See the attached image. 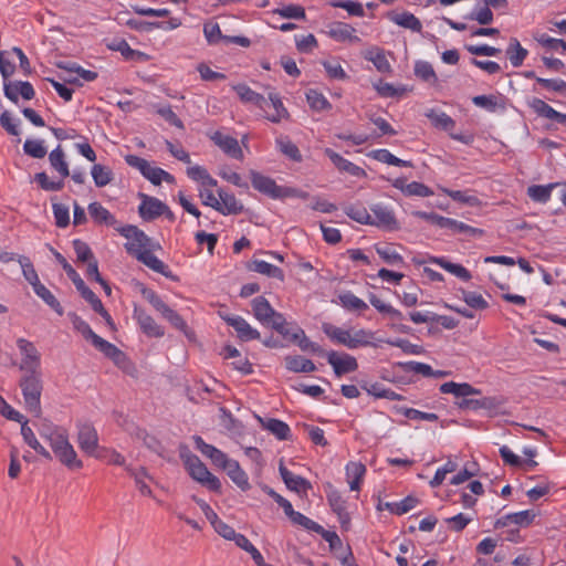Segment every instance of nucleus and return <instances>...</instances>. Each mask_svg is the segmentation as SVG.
<instances>
[{
    "instance_id": "nucleus-14",
    "label": "nucleus",
    "mask_w": 566,
    "mask_h": 566,
    "mask_svg": "<svg viewBox=\"0 0 566 566\" xmlns=\"http://www.w3.org/2000/svg\"><path fill=\"white\" fill-rule=\"evenodd\" d=\"M223 319L228 325L234 328L241 340L248 342L260 338L259 331L253 328L243 317L238 315H227L223 316Z\"/></svg>"
},
{
    "instance_id": "nucleus-22",
    "label": "nucleus",
    "mask_w": 566,
    "mask_h": 566,
    "mask_svg": "<svg viewBox=\"0 0 566 566\" xmlns=\"http://www.w3.org/2000/svg\"><path fill=\"white\" fill-rule=\"evenodd\" d=\"M291 339L295 342L298 347L303 352H311L313 354H317L319 356H326V352L317 344L312 342L306 335L305 332L296 326L293 328L292 334L290 335Z\"/></svg>"
},
{
    "instance_id": "nucleus-33",
    "label": "nucleus",
    "mask_w": 566,
    "mask_h": 566,
    "mask_svg": "<svg viewBox=\"0 0 566 566\" xmlns=\"http://www.w3.org/2000/svg\"><path fill=\"white\" fill-rule=\"evenodd\" d=\"M88 213L96 223H104L106 226H114L116 223L115 217L104 208L99 202L95 201L88 205Z\"/></svg>"
},
{
    "instance_id": "nucleus-50",
    "label": "nucleus",
    "mask_w": 566,
    "mask_h": 566,
    "mask_svg": "<svg viewBox=\"0 0 566 566\" xmlns=\"http://www.w3.org/2000/svg\"><path fill=\"white\" fill-rule=\"evenodd\" d=\"M345 213L352 220L361 223L370 224L371 214L363 205H350L345 208Z\"/></svg>"
},
{
    "instance_id": "nucleus-21",
    "label": "nucleus",
    "mask_w": 566,
    "mask_h": 566,
    "mask_svg": "<svg viewBox=\"0 0 566 566\" xmlns=\"http://www.w3.org/2000/svg\"><path fill=\"white\" fill-rule=\"evenodd\" d=\"M387 17L395 24L411 30L412 32L420 33L422 30L421 21L415 14L408 11L401 13L391 11L387 14Z\"/></svg>"
},
{
    "instance_id": "nucleus-59",
    "label": "nucleus",
    "mask_w": 566,
    "mask_h": 566,
    "mask_svg": "<svg viewBox=\"0 0 566 566\" xmlns=\"http://www.w3.org/2000/svg\"><path fill=\"white\" fill-rule=\"evenodd\" d=\"M339 300L342 305L349 311L363 312L368 308V305L363 300L354 295L352 292H346L339 295Z\"/></svg>"
},
{
    "instance_id": "nucleus-58",
    "label": "nucleus",
    "mask_w": 566,
    "mask_h": 566,
    "mask_svg": "<svg viewBox=\"0 0 566 566\" xmlns=\"http://www.w3.org/2000/svg\"><path fill=\"white\" fill-rule=\"evenodd\" d=\"M274 14H279L284 19H296L303 20L305 19V9L300 4H289L282 8H277L273 10Z\"/></svg>"
},
{
    "instance_id": "nucleus-24",
    "label": "nucleus",
    "mask_w": 566,
    "mask_h": 566,
    "mask_svg": "<svg viewBox=\"0 0 566 566\" xmlns=\"http://www.w3.org/2000/svg\"><path fill=\"white\" fill-rule=\"evenodd\" d=\"M232 88L238 94L241 102L247 103V104H253L261 109L265 108L266 98L263 95L251 90L248 85L238 84V85H233Z\"/></svg>"
},
{
    "instance_id": "nucleus-32",
    "label": "nucleus",
    "mask_w": 566,
    "mask_h": 566,
    "mask_svg": "<svg viewBox=\"0 0 566 566\" xmlns=\"http://www.w3.org/2000/svg\"><path fill=\"white\" fill-rule=\"evenodd\" d=\"M500 454L503 461L511 467L524 468V470L528 471L534 469L537 465V462L532 459L522 460L518 455L513 453L511 449L506 446L500 448Z\"/></svg>"
},
{
    "instance_id": "nucleus-11",
    "label": "nucleus",
    "mask_w": 566,
    "mask_h": 566,
    "mask_svg": "<svg viewBox=\"0 0 566 566\" xmlns=\"http://www.w3.org/2000/svg\"><path fill=\"white\" fill-rule=\"evenodd\" d=\"M370 211L373 212L370 226L387 230H397L399 228L395 213L388 207L377 203L370 207Z\"/></svg>"
},
{
    "instance_id": "nucleus-53",
    "label": "nucleus",
    "mask_w": 566,
    "mask_h": 566,
    "mask_svg": "<svg viewBox=\"0 0 566 566\" xmlns=\"http://www.w3.org/2000/svg\"><path fill=\"white\" fill-rule=\"evenodd\" d=\"M375 334L368 329H358L352 334L350 349H355L363 346H376L373 343Z\"/></svg>"
},
{
    "instance_id": "nucleus-43",
    "label": "nucleus",
    "mask_w": 566,
    "mask_h": 566,
    "mask_svg": "<svg viewBox=\"0 0 566 566\" xmlns=\"http://www.w3.org/2000/svg\"><path fill=\"white\" fill-rule=\"evenodd\" d=\"M126 471L134 478L136 486L138 491L146 496H151L153 492L149 485L146 483V479L149 478L145 468L140 467L138 469H133L130 467H126Z\"/></svg>"
},
{
    "instance_id": "nucleus-17",
    "label": "nucleus",
    "mask_w": 566,
    "mask_h": 566,
    "mask_svg": "<svg viewBox=\"0 0 566 566\" xmlns=\"http://www.w3.org/2000/svg\"><path fill=\"white\" fill-rule=\"evenodd\" d=\"M325 155L331 159V161L335 165V167L343 172H347L353 177L363 178L366 176V172L363 168L355 165L354 163L345 159L339 154L335 153L331 148L325 149Z\"/></svg>"
},
{
    "instance_id": "nucleus-3",
    "label": "nucleus",
    "mask_w": 566,
    "mask_h": 566,
    "mask_svg": "<svg viewBox=\"0 0 566 566\" xmlns=\"http://www.w3.org/2000/svg\"><path fill=\"white\" fill-rule=\"evenodd\" d=\"M185 465L190 476L209 490L220 492L221 482L205 465V463L195 454H189L185 459Z\"/></svg>"
},
{
    "instance_id": "nucleus-56",
    "label": "nucleus",
    "mask_w": 566,
    "mask_h": 566,
    "mask_svg": "<svg viewBox=\"0 0 566 566\" xmlns=\"http://www.w3.org/2000/svg\"><path fill=\"white\" fill-rule=\"evenodd\" d=\"M528 105L539 117L554 120L557 111H555L551 105H548L543 99L534 97L528 102Z\"/></svg>"
},
{
    "instance_id": "nucleus-29",
    "label": "nucleus",
    "mask_w": 566,
    "mask_h": 566,
    "mask_svg": "<svg viewBox=\"0 0 566 566\" xmlns=\"http://www.w3.org/2000/svg\"><path fill=\"white\" fill-rule=\"evenodd\" d=\"M251 306L254 317L263 325L271 316H273L275 311L264 296H256L253 298Z\"/></svg>"
},
{
    "instance_id": "nucleus-31",
    "label": "nucleus",
    "mask_w": 566,
    "mask_h": 566,
    "mask_svg": "<svg viewBox=\"0 0 566 566\" xmlns=\"http://www.w3.org/2000/svg\"><path fill=\"white\" fill-rule=\"evenodd\" d=\"M248 269L250 271L266 275L269 277H274L280 281L284 280V273L280 268H277L271 263H268L263 260H252L249 263Z\"/></svg>"
},
{
    "instance_id": "nucleus-60",
    "label": "nucleus",
    "mask_w": 566,
    "mask_h": 566,
    "mask_svg": "<svg viewBox=\"0 0 566 566\" xmlns=\"http://www.w3.org/2000/svg\"><path fill=\"white\" fill-rule=\"evenodd\" d=\"M289 518L293 524L302 526L307 531H312L314 533L323 531V526H321L319 524H317L316 522L312 521L311 518H308L307 516L297 511H294V513H292V515Z\"/></svg>"
},
{
    "instance_id": "nucleus-54",
    "label": "nucleus",
    "mask_w": 566,
    "mask_h": 566,
    "mask_svg": "<svg viewBox=\"0 0 566 566\" xmlns=\"http://www.w3.org/2000/svg\"><path fill=\"white\" fill-rule=\"evenodd\" d=\"M17 261L21 265L24 279L32 285V287H34L35 284L41 283L38 273L28 256L19 255Z\"/></svg>"
},
{
    "instance_id": "nucleus-15",
    "label": "nucleus",
    "mask_w": 566,
    "mask_h": 566,
    "mask_svg": "<svg viewBox=\"0 0 566 566\" xmlns=\"http://www.w3.org/2000/svg\"><path fill=\"white\" fill-rule=\"evenodd\" d=\"M134 318L137 321L140 329L148 337H163L165 334L164 328L158 325L155 319L146 313L145 310L135 306Z\"/></svg>"
},
{
    "instance_id": "nucleus-19",
    "label": "nucleus",
    "mask_w": 566,
    "mask_h": 566,
    "mask_svg": "<svg viewBox=\"0 0 566 566\" xmlns=\"http://www.w3.org/2000/svg\"><path fill=\"white\" fill-rule=\"evenodd\" d=\"M535 518V513L533 511L526 510L516 513L506 514L496 520L494 526L495 528H501L509 526L511 524H516L520 526L530 525Z\"/></svg>"
},
{
    "instance_id": "nucleus-18",
    "label": "nucleus",
    "mask_w": 566,
    "mask_h": 566,
    "mask_svg": "<svg viewBox=\"0 0 566 566\" xmlns=\"http://www.w3.org/2000/svg\"><path fill=\"white\" fill-rule=\"evenodd\" d=\"M143 198L138 211L144 220H153L166 212L167 205L159 199L148 196H143Z\"/></svg>"
},
{
    "instance_id": "nucleus-23",
    "label": "nucleus",
    "mask_w": 566,
    "mask_h": 566,
    "mask_svg": "<svg viewBox=\"0 0 566 566\" xmlns=\"http://www.w3.org/2000/svg\"><path fill=\"white\" fill-rule=\"evenodd\" d=\"M263 429L270 431L279 440H289L291 438V429L282 420L279 419H263L260 416H255Z\"/></svg>"
},
{
    "instance_id": "nucleus-4",
    "label": "nucleus",
    "mask_w": 566,
    "mask_h": 566,
    "mask_svg": "<svg viewBox=\"0 0 566 566\" xmlns=\"http://www.w3.org/2000/svg\"><path fill=\"white\" fill-rule=\"evenodd\" d=\"M125 161L128 166L138 169L146 179L156 186L160 185L163 180L167 182L174 181V177L169 172L159 167L150 166V164L142 157L126 155Z\"/></svg>"
},
{
    "instance_id": "nucleus-46",
    "label": "nucleus",
    "mask_w": 566,
    "mask_h": 566,
    "mask_svg": "<svg viewBox=\"0 0 566 566\" xmlns=\"http://www.w3.org/2000/svg\"><path fill=\"white\" fill-rule=\"evenodd\" d=\"M365 57L373 62V64L375 65V67L381 72V73H387V72H390L391 71V66H390V63L389 61L387 60L385 53H384V50L381 49H378V48H375L373 50H369L366 54H365Z\"/></svg>"
},
{
    "instance_id": "nucleus-63",
    "label": "nucleus",
    "mask_w": 566,
    "mask_h": 566,
    "mask_svg": "<svg viewBox=\"0 0 566 566\" xmlns=\"http://www.w3.org/2000/svg\"><path fill=\"white\" fill-rule=\"evenodd\" d=\"M462 297L463 301L472 308L474 310H485L489 307L488 302L484 300V297L481 294H478L475 292H470L462 290Z\"/></svg>"
},
{
    "instance_id": "nucleus-9",
    "label": "nucleus",
    "mask_w": 566,
    "mask_h": 566,
    "mask_svg": "<svg viewBox=\"0 0 566 566\" xmlns=\"http://www.w3.org/2000/svg\"><path fill=\"white\" fill-rule=\"evenodd\" d=\"M53 251V254L56 261L62 265L63 270L66 272L70 280L74 283L77 291L81 293L82 297L86 300L90 304L94 302L97 296L96 294L86 286L85 282L78 275V273L73 269V266L66 261V259L57 251Z\"/></svg>"
},
{
    "instance_id": "nucleus-30",
    "label": "nucleus",
    "mask_w": 566,
    "mask_h": 566,
    "mask_svg": "<svg viewBox=\"0 0 566 566\" xmlns=\"http://www.w3.org/2000/svg\"><path fill=\"white\" fill-rule=\"evenodd\" d=\"M322 331L333 342L344 345L350 349L352 334L349 331H345V329L337 327L331 323H324L322 325Z\"/></svg>"
},
{
    "instance_id": "nucleus-51",
    "label": "nucleus",
    "mask_w": 566,
    "mask_h": 566,
    "mask_svg": "<svg viewBox=\"0 0 566 566\" xmlns=\"http://www.w3.org/2000/svg\"><path fill=\"white\" fill-rule=\"evenodd\" d=\"M370 156L380 161L392 166H401V167H412L411 161L402 160L396 156H394L389 150L387 149H377L374 150Z\"/></svg>"
},
{
    "instance_id": "nucleus-41",
    "label": "nucleus",
    "mask_w": 566,
    "mask_h": 566,
    "mask_svg": "<svg viewBox=\"0 0 566 566\" xmlns=\"http://www.w3.org/2000/svg\"><path fill=\"white\" fill-rule=\"evenodd\" d=\"M276 146L279 150L292 161H302L303 157L298 147L289 137L276 138Z\"/></svg>"
},
{
    "instance_id": "nucleus-45",
    "label": "nucleus",
    "mask_w": 566,
    "mask_h": 566,
    "mask_svg": "<svg viewBox=\"0 0 566 566\" xmlns=\"http://www.w3.org/2000/svg\"><path fill=\"white\" fill-rule=\"evenodd\" d=\"M426 116L431 120L433 126L443 130L451 132L455 126V122L443 112H436L434 109H430L426 113Z\"/></svg>"
},
{
    "instance_id": "nucleus-34",
    "label": "nucleus",
    "mask_w": 566,
    "mask_h": 566,
    "mask_svg": "<svg viewBox=\"0 0 566 566\" xmlns=\"http://www.w3.org/2000/svg\"><path fill=\"white\" fill-rule=\"evenodd\" d=\"M430 262L440 265L442 269L463 281H470L472 277L471 273L464 266L461 264L452 263L444 258L432 256L430 258Z\"/></svg>"
},
{
    "instance_id": "nucleus-2",
    "label": "nucleus",
    "mask_w": 566,
    "mask_h": 566,
    "mask_svg": "<svg viewBox=\"0 0 566 566\" xmlns=\"http://www.w3.org/2000/svg\"><path fill=\"white\" fill-rule=\"evenodd\" d=\"M19 386L22 390L27 409L39 417L41 413L40 398L42 392L40 371L25 373L21 377Z\"/></svg>"
},
{
    "instance_id": "nucleus-37",
    "label": "nucleus",
    "mask_w": 566,
    "mask_h": 566,
    "mask_svg": "<svg viewBox=\"0 0 566 566\" xmlns=\"http://www.w3.org/2000/svg\"><path fill=\"white\" fill-rule=\"evenodd\" d=\"M224 471L232 480V482L235 483L237 486L240 488L242 491H248L251 488L248 475L240 468L238 461L234 460L232 463L229 464V467H227Z\"/></svg>"
},
{
    "instance_id": "nucleus-40",
    "label": "nucleus",
    "mask_w": 566,
    "mask_h": 566,
    "mask_svg": "<svg viewBox=\"0 0 566 566\" xmlns=\"http://www.w3.org/2000/svg\"><path fill=\"white\" fill-rule=\"evenodd\" d=\"M91 175L96 187L102 188L107 186L114 179V174L109 167L101 164H94L91 169Z\"/></svg>"
},
{
    "instance_id": "nucleus-26",
    "label": "nucleus",
    "mask_w": 566,
    "mask_h": 566,
    "mask_svg": "<svg viewBox=\"0 0 566 566\" xmlns=\"http://www.w3.org/2000/svg\"><path fill=\"white\" fill-rule=\"evenodd\" d=\"M439 228L449 229L451 233H463L469 237L482 235L483 230L473 228L455 219L443 217Z\"/></svg>"
},
{
    "instance_id": "nucleus-13",
    "label": "nucleus",
    "mask_w": 566,
    "mask_h": 566,
    "mask_svg": "<svg viewBox=\"0 0 566 566\" xmlns=\"http://www.w3.org/2000/svg\"><path fill=\"white\" fill-rule=\"evenodd\" d=\"M280 475L285 483L286 488L291 491H294L298 494H306L308 490L312 489V484L306 479L292 473L283 463L280 462L279 465Z\"/></svg>"
},
{
    "instance_id": "nucleus-42",
    "label": "nucleus",
    "mask_w": 566,
    "mask_h": 566,
    "mask_svg": "<svg viewBox=\"0 0 566 566\" xmlns=\"http://www.w3.org/2000/svg\"><path fill=\"white\" fill-rule=\"evenodd\" d=\"M269 99L272 103L274 113L266 115L265 117L271 120L272 123H280L282 119H285L289 117V112L284 107L280 96L275 92H270L268 95Z\"/></svg>"
},
{
    "instance_id": "nucleus-47",
    "label": "nucleus",
    "mask_w": 566,
    "mask_h": 566,
    "mask_svg": "<svg viewBox=\"0 0 566 566\" xmlns=\"http://www.w3.org/2000/svg\"><path fill=\"white\" fill-rule=\"evenodd\" d=\"M557 184H549L546 186L534 185L527 188L528 197L536 202L545 203L551 199L552 190Z\"/></svg>"
},
{
    "instance_id": "nucleus-38",
    "label": "nucleus",
    "mask_w": 566,
    "mask_h": 566,
    "mask_svg": "<svg viewBox=\"0 0 566 566\" xmlns=\"http://www.w3.org/2000/svg\"><path fill=\"white\" fill-rule=\"evenodd\" d=\"M285 366L293 373H313L316 370L314 363L302 356L285 357Z\"/></svg>"
},
{
    "instance_id": "nucleus-39",
    "label": "nucleus",
    "mask_w": 566,
    "mask_h": 566,
    "mask_svg": "<svg viewBox=\"0 0 566 566\" xmlns=\"http://www.w3.org/2000/svg\"><path fill=\"white\" fill-rule=\"evenodd\" d=\"M507 57L514 67H518L523 64L528 52L524 49L516 38H512L506 49Z\"/></svg>"
},
{
    "instance_id": "nucleus-16",
    "label": "nucleus",
    "mask_w": 566,
    "mask_h": 566,
    "mask_svg": "<svg viewBox=\"0 0 566 566\" xmlns=\"http://www.w3.org/2000/svg\"><path fill=\"white\" fill-rule=\"evenodd\" d=\"M210 138L228 156L240 160L243 158V151L234 137L214 132Z\"/></svg>"
},
{
    "instance_id": "nucleus-48",
    "label": "nucleus",
    "mask_w": 566,
    "mask_h": 566,
    "mask_svg": "<svg viewBox=\"0 0 566 566\" xmlns=\"http://www.w3.org/2000/svg\"><path fill=\"white\" fill-rule=\"evenodd\" d=\"M369 303L381 314H386L392 319H402V313L391 305L385 303L382 300H380L377 295L374 293H369L368 295Z\"/></svg>"
},
{
    "instance_id": "nucleus-36",
    "label": "nucleus",
    "mask_w": 566,
    "mask_h": 566,
    "mask_svg": "<svg viewBox=\"0 0 566 566\" xmlns=\"http://www.w3.org/2000/svg\"><path fill=\"white\" fill-rule=\"evenodd\" d=\"M137 260L143 262L153 271L160 273L166 277L170 276L168 266L161 260H159L150 250L139 253Z\"/></svg>"
},
{
    "instance_id": "nucleus-52",
    "label": "nucleus",
    "mask_w": 566,
    "mask_h": 566,
    "mask_svg": "<svg viewBox=\"0 0 566 566\" xmlns=\"http://www.w3.org/2000/svg\"><path fill=\"white\" fill-rule=\"evenodd\" d=\"M163 316L177 329L181 331L188 338H192L193 332L190 331L184 321V318L175 312L172 308L168 307Z\"/></svg>"
},
{
    "instance_id": "nucleus-25",
    "label": "nucleus",
    "mask_w": 566,
    "mask_h": 566,
    "mask_svg": "<svg viewBox=\"0 0 566 566\" xmlns=\"http://www.w3.org/2000/svg\"><path fill=\"white\" fill-rule=\"evenodd\" d=\"M20 423L21 434L23 437L24 442L46 460H52L51 452L39 442L33 430L28 426V421L23 418L22 422Z\"/></svg>"
},
{
    "instance_id": "nucleus-61",
    "label": "nucleus",
    "mask_w": 566,
    "mask_h": 566,
    "mask_svg": "<svg viewBox=\"0 0 566 566\" xmlns=\"http://www.w3.org/2000/svg\"><path fill=\"white\" fill-rule=\"evenodd\" d=\"M23 150L27 155L41 159L46 155V148L43 145L42 140L38 139H27L23 145Z\"/></svg>"
},
{
    "instance_id": "nucleus-6",
    "label": "nucleus",
    "mask_w": 566,
    "mask_h": 566,
    "mask_svg": "<svg viewBox=\"0 0 566 566\" xmlns=\"http://www.w3.org/2000/svg\"><path fill=\"white\" fill-rule=\"evenodd\" d=\"M50 447L55 458L67 469L75 470L83 467V462L77 458L76 451L69 441L67 432Z\"/></svg>"
},
{
    "instance_id": "nucleus-10",
    "label": "nucleus",
    "mask_w": 566,
    "mask_h": 566,
    "mask_svg": "<svg viewBox=\"0 0 566 566\" xmlns=\"http://www.w3.org/2000/svg\"><path fill=\"white\" fill-rule=\"evenodd\" d=\"M77 432V443L82 451L88 455H95L98 447V434L96 429L91 423H80Z\"/></svg>"
},
{
    "instance_id": "nucleus-5",
    "label": "nucleus",
    "mask_w": 566,
    "mask_h": 566,
    "mask_svg": "<svg viewBox=\"0 0 566 566\" xmlns=\"http://www.w3.org/2000/svg\"><path fill=\"white\" fill-rule=\"evenodd\" d=\"M250 176L252 187L273 199L290 197L294 193L293 188L277 186L274 179L258 171L251 170Z\"/></svg>"
},
{
    "instance_id": "nucleus-57",
    "label": "nucleus",
    "mask_w": 566,
    "mask_h": 566,
    "mask_svg": "<svg viewBox=\"0 0 566 566\" xmlns=\"http://www.w3.org/2000/svg\"><path fill=\"white\" fill-rule=\"evenodd\" d=\"M264 325L272 327L273 329H275L277 333H280L284 337H289L293 332V329L289 328V324L286 323L283 314H281L276 311H274L273 316H271L269 318V321L265 322Z\"/></svg>"
},
{
    "instance_id": "nucleus-8",
    "label": "nucleus",
    "mask_w": 566,
    "mask_h": 566,
    "mask_svg": "<svg viewBox=\"0 0 566 566\" xmlns=\"http://www.w3.org/2000/svg\"><path fill=\"white\" fill-rule=\"evenodd\" d=\"M17 346L22 356L19 369L25 373L39 371L40 367V353L33 343L25 338H18Z\"/></svg>"
},
{
    "instance_id": "nucleus-12",
    "label": "nucleus",
    "mask_w": 566,
    "mask_h": 566,
    "mask_svg": "<svg viewBox=\"0 0 566 566\" xmlns=\"http://www.w3.org/2000/svg\"><path fill=\"white\" fill-rule=\"evenodd\" d=\"M327 361L332 365L334 373L337 377H340L345 374L357 370L358 364L354 356L348 354L338 355V353L332 350L326 354Z\"/></svg>"
},
{
    "instance_id": "nucleus-20",
    "label": "nucleus",
    "mask_w": 566,
    "mask_h": 566,
    "mask_svg": "<svg viewBox=\"0 0 566 566\" xmlns=\"http://www.w3.org/2000/svg\"><path fill=\"white\" fill-rule=\"evenodd\" d=\"M355 32L356 30L350 24L344 22H334L328 25V30L326 31L328 36L340 42H358L360 39L355 35Z\"/></svg>"
},
{
    "instance_id": "nucleus-44",
    "label": "nucleus",
    "mask_w": 566,
    "mask_h": 566,
    "mask_svg": "<svg viewBox=\"0 0 566 566\" xmlns=\"http://www.w3.org/2000/svg\"><path fill=\"white\" fill-rule=\"evenodd\" d=\"M34 293L43 300V302L50 306L57 315H63V307L56 297L42 284H35L33 287Z\"/></svg>"
},
{
    "instance_id": "nucleus-35",
    "label": "nucleus",
    "mask_w": 566,
    "mask_h": 566,
    "mask_svg": "<svg viewBox=\"0 0 566 566\" xmlns=\"http://www.w3.org/2000/svg\"><path fill=\"white\" fill-rule=\"evenodd\" d=\"M49 160L51 167L56 170L61 177L65 178L70 176L69 164L61 145L50 153Z\"/></svg>"
},
{
    "instance_id": "nucleus-49",
    "label": "nucleus",
    "mask_w": 566,
    "mask_h": 566,
    "mask_svg": "<svg viewBox=\"0 0 566 566\" xmlns=\"http://www.w3.org/2000/svg\"><path fill=\"white\" fill-rule=\"evenodd\" d=\"M415 75L430 84L438 83V76L432 65L427 61H417L415 64Z\"/></svg>"
},
{
    "instance_id": "nucleus-7",
    "label": "nucleus",
    "mask_w": 566,
    "mask_h": 566,
    "mask_svg": "<svg viewBox=\"0 0 566 566\" xmlns=\"http://www.w3.org/2000/svg\"><path fill=\"white\" fill-rule=\"evenodd\" d=\"M119 233L128 241L125 243L126 251L138 258L142 252L148 251L149 238L136 226H125L118 229Z\"/></svg>"
},
{
    "instance_id": "nucleus-27",
    "label": "nucleus",
    "mask_w": 566,
    "mask_h": 566,
    "mask_svg": "<svg viewBox=\"0 0 566 566\" xmlns=\"http://www.w3.org/2000/svg\"><path fill=\"white\" fill-rule=\"evenodd\" d=\"M327 501L333 510L339 518V522L344 525L349 522V515L346 511V502L343 499L342 494L334 489H331L327 492Z\"/></svg>"
},
{
    "instance_id": "nucleus-62",
    "label": "nucleus",
    "mask_w": 566,
    "mask_h": 566,
    "mask_svg": "<svg viewBox=\"0 0 566 566\" xmlns=\"http://www.w3.org/2000/svg\"><path fill=\"white\" fill-rule=\"evenodd\" d=\"M214 531L222 536L223 538L228 541H234L237 542V537H239L241 534L235 533L234 528L223 521H221L218 516L217 520H213L211 523Z\"/></svg>"
},
{
    "instance_id": "nucleus-64",
    "label": "nucleus",
    "mask_w": 566,
    "mask_h": 566,
    "mask_svg": "<svg viewBox=\"0 0 566 566\" xmlns=\"http://www.w3.org/2000/svg\"><path fill=\"white\" fill-rule=\"evenodd\" d=\"M403 193L406 196L429 197L433 195V191L422 182L412 181L403 187Z\"/></svg>"
},
{
    "instance_id": "nucleus-28",
    "label": "nucleus",
    "mask_w": 566,
    "mask_h": 566,
    "mask_svg": "<svg viewBox=\"0 0 566 566\" xmlns=\"http://www.w3.org/2000/svg\"><path fill=\"white\" fill-rule=\"evenodd\" d=\"M218 195L221 202V210L218 212L227 214H239L243 211V205L239 202L234 195L224 191L223 189L218 190Z\"/></svg>"
},
{
    "instance_id": "nucleus-55",
    "label": "nucleus",
    "mask_w": 566,
    "mask_h": 566,
    "mask_svg": "<svg viewBox=\"0 0 566 566\" xmlns=\"http://www.w3.org/2000/svg\"><path fill=\"white\" fill-rule=\"evenodd\" d=\"M306 99L310 107L314 111L321 112L325 109L332 108L331 103L326 99V97L317 92L316 90H310L306 93Z\"/></svg>"
},
{
    "instance_id": "nucleus-1",
    "label": "nucleus",
    "mask_w": 566,
    "mask_h": 566,
    "mask_svg": "<svg viewBox=\"0 0 566 566\" xmlns=\"http://www.w3.org/2000/svg\"><path fill=\"white\" fill-rule=\"evenodd\" d=\"M440 391L462 398L457 402V406L462 410L493 409L496 406V401L492 397H483L481 399L469 398L470 396L481 395V390L468 382L448 381L440 386Z\"/></svg>"
}]
</instances>
